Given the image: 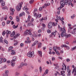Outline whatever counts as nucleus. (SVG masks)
<instances>
[{
    "mask_svg": "<svg viewBox=\"0 0 76 76\" xmlns=\"http://www.w3.org/2000/svg\"><path fill=\"white\" fill-rule=\"evenodd\" d=\"M67 0H61L60 1V7H59L58 8V10H61V8L63 7L65 4L67 5Z\"/></svg>",
    "mask_w": 76,
    "mask_h": 76,
    "instance_id": "1",
    "label": "nucleus"
},
{
    "mask_svg": "<svg viewBox=\"0 0 76 76\" xmlns=\"http://www.w3.org/2000/svg\"><path fill=\"white\" fill-rule=\"evenodd\" d=\"M17 60V58L16 56H14L12 58V60L11 61V64L12 67L15 66V61H16Z\"/></svg>",
    "mask_w": 76,
    "mask_h": 76,
    "instance_id": "2",
    "label": "nucleus"
},
{
    "mask_svg": "<svg viewBox=\"0 0 76 76\" xmlns=\"http://www.w3.org/2000/svg\"><path fill=\"white\" fill-rule=\"evenodd\" d=\"M63 29L62 28H61L60 29V31L61 32V37H64V33H66V30L65 26H64L63 28Z\"/></svg>",
    "mask_w": 76,
    "mask_h": 76,
    "instance_id": "3",
    "label": "nucleus"
},
{
    "mask_svg": "<svg viewBox=\"0 0 76 76\" xmlns=\"http://www.w3.org/2000/svg\"><path fill=\"white\" fill-rule=\"evenodd\" d=\"M23 2H21L20 3L18 6H17L16 7V9L17 11H19L21 10V8L22 7V4H23Z\"/></svg>",
    "mask_w": 76,
    "mask_h": 76,
    "instance_id": "4",
    "label": "nucleus"
},
{
    "mask_svg": "<svg viewBox=\"0 0 76 76\" xmlns=\"http://www.w3.org/2000/svg\"><path fill=\"white\" fill-rule=\"evenodd\" d=\"M27 56L28 57H32L34 56V51H30L27 54Z\"/></svg>",
    "mask_w": 76,
    "mask_h": 76,
    "instance_id": "5",
    "label": "nucleus"
},
{
    "mask_svg": "<svg viewBox=\"0 0 76 76\" xmlns=\"http://www.w3.org/2000/svg\"><path fill=\"white\" fill-rule=\"evenodd\" d=\"M73 0H66V2L67 3V4L68 3V5H69H69H70L71 4V6H72V7H73V4L71 2L73 1Z\"/></svg>",
    "mask_w": 76,
    "mask_h": 76,
    "instance_id": "6",
    "label": "nucleus"
},
{
    "mask_svg": "<svg viewBox=\"0 0 76 76\" xmlns=\"http://www.w3.org/2000/svg\"><path fill=\"white\" fill-rule=\"evenodd\" d=\"M67 72H68L67 75L68 76H70V74H71V71H70V69H69V66H67Z\"/></svg>",
    "mask_w": 76,
    "mask_h": 76,
    "instance_id": "7",
    "label": "nucleus"
},
{
    "mask_svg": "<svg viewBox=\"0 0 76 76\" xmlns=\"http://www.w3.org/2000/svg\"><path fill=\"white\" fill-rule=\"evenodd\" d=\"M23 10H26V13H28V15H29V12H28V10H29V9H28L27 8H26V6H25V7H24L23 8Z\"/></svg>",
    "mask_w": 76,
    "mask_h": 76,
    "instance_id": "8",
    "label": "nucleus"
},
{
    "mask_svg": "<svg viewBox=\"0 0 76 76\" xmlns=\"http://www.w3.org/2000/svg\"><path fill=\"white\" fill-rule=\"evenodd\" d=\"M48 26L49 29H51V28L53 27V23L51 22L49 23Z\"/></svg>",
    "mask_w": 76,
    "mask_h": 76,
    "instance_id": "9",
    "label": "nucleus"
},
{
    "mask_svg": "<svg viewBox=\"0 0 76 76\" xmlns=\"http://www.w3.org/2000/svg\"><path fill=\"white\" fill-rule=\"evenodd\" d=\"M71 36V34H67L66 33H65L64 34V37H65L66 38H69Z\"/></svg>",
    "mask_w": 76,
    "mask_h": 76,
    "instance_id": "10",
    "label": "nucleus"
},
{
    "mask_svg": "<svg viewBox=\"0 0 76 76\" xmlns=\"http://www.w3.org/2000/svg\"><path fill=\"white\" fill-rule=\"evenodd\" d=\"M5 73L3 74V76H8V75H9V71H5Z\"/></svg>",
    "mask_w": 76,
    "mask_h": 76,
    "instance_id": "11",
    "label": "nucleus"
},
{
    "mask_svg": "<svg viewBox=\"0 0 76 76\" xmlns=\"http://www.w3.org/2000/svg\"><path fill=\"white\" fill-rule=\"evenodd\" d=\"M74 72H75L74 75L75 76L76 75V68H75L73 70L72 73H74Z\"/></svg>",
    "mask_w": 76,
    "mask_h": 76,
    "instance_id": "12",
    "label": "nucleus"
},
{
    "mask_svg": "<svg viewBox=\"0 0 76 76\" xmlns=\"http://www.w3.org/2000/svg\"><path fill=\"white\" fill-rule=\"evenodd\" d=\"M38 42L37 40H36L31 45V47H33L34 46V45H37V44H38Z\"/></svg>",
    "mask_w": 76,
    "mask_h": 76,
    "instance_id": "13",
    "label": "nucleus"
},
{
    "mask_svg": "<svg viewBox=\"0 0 76 76\" xmlns=\"http://www.w3.org/2000/svg\"><path fill=\"white\" fill-rule=\"evenodd\" d=\"M27 41H25L26 43H31V41L29 40V37H28L27 38Z\"/></svg>",
    "mask_w": 76,
    "mask_h": 76,
    "instance_id": "14",
    "label": "nucleus"
},
{
    "mask_svg": "<svg viewBox=\"0 0 76 76\" xmlns=\"http://www.w3.org/2000/svg\"><path fill=\"white\" fill-rule=\"evenodd\" d=\"M57 46H54L53 47V49L54 51H55V52H56V51L57 50Z\"/></svg>",
    "mask_w": 76,
    "mask_h": 76,
    "instance_id": "15",
    "label": "nucleus"
},
{
    "mask_svg": "<svg viewBox=\"0 0 76 76\" xmlns=\"http://www.w3.org/2000/svg\"><path fill=\"white\" fill-rule=\"evenodd\" d=\"M20 35V34H16L15 35V36H14V38H13V39H15L16 38V37H19V36Z\"/></svg>",
    "mask_w": 76,
    "mask_h": 76,
    "instance_id": "16",
    "label": "nucleus"
},
{
    "mask_svg": "<svg viewBox=\"0 0 76 76\" xmlns=\"http://www.w3.org/2000/svg\"><path fill=\"white\" fill-rule=\"evenodd\" d=\"M14 42H16V43L14 44V45H15V46H16L18 44V41L17 40H14Z\"/></svg>",
    "mask_w": 76,
    "mask_h": 76,
    "instance_id": "17",
    "label": "nucleus"
},
{
    "mask_svg": "<svg viewBox=\"0 0 76 76\" xmlns=\"http://www.w3.org/2000/svg\"><path fill=\"white\" fill-rule=\"evenodd\" d=\"M15 31H13L12 32L10 36L11 37H14V35H15Z\"/></svg>",
    "mask_w": 76,
    "mask_h": 76,
    "instance_id": "18",
    "label": "nucleus"
},
{
    "mask_svg": "<svg viewBox=\"0 0 76 76\" xmlns=\"http://www.w3.org/2000/svg\"><path fill=\"white\" fill-rule=\"evenodd\" d=\"M50 3H48L47 4L46 3L44 5L45 7H47L48 6H50Z\"/></svg>",
    "mask_w": 76,
    "mask_h": 76,
    "instance_id": "19",
    "label": "nucleus"
},
{
    "mask_svg": "<svg viewBox=\"0 0 76 76\" xmlns=\"http://www.w3.org/2000/svg\"><path fill=\"white\" fill-rule=\"evenodd\" d=\"M62 68L65 69V70H66V65L64 64H63L62 65Z\"/></svg>",
    "mask_w": 76,
    "mask_h": 76,
    "instance_id": "20",
    "label": "nucleus"
},
{
    "mask_svg": "<svg viewBox=\"0 0 76 76\" xmlns=\"http://www.w3.org/2000/svg\"><path fill=\"white\" fill-rule=\"evenodd\" d=\"M6 34L7 35H9V34H10L11 33V32H10V31L8 30H7L6 31Z\"/></svg>",
    "mask_w": 76,
    "mask_h": 76,
    "instance_id": "21",
    "label": "nucleus"
},
{
    "mask_svg": "<svg viewBox=\"0 0 76 76\" xmlns=\"http://www.w3.org/2000/svg\"><path fill=\"white\" fill-rule=\"evenodd\" d=\"M70 33L72 34H76V31H72L70 32Z\"/></svg>",
    "mask_w": 76,
    "mask_h": 76,
    "instance_id": "22",
    "label": "nucleus"
},
{
    "mask_svg": "<svg viewBox=\"0 0 76 76\" xmlns=\"http://www.w3.org/2000/svg\"><path fill=\"white\" fill-rule=\"evenodd\" d=\"M38 54H39L40 56L41 57V56H42V52H41V51H38Z\"/></svg>",
    "mask_w": 76,
    "mask_h": 76,
    "instance_id": "23",
    "label": "nucleus"
},
{
    "mask_svg": "<svg viewBox=\"0 0 76 76\" xmlns=\"http://www.w3.org/2000/svg\"><path fill=\"white\" fill-rule=\"evenodd\" d=\"M16 20L17 22H19V21L20 20V19H19V17H18V16L16 17Z\"/></svg>",
    "mask_w": 76,
    "mask_h": 76,
    "instance_id": "24",
    "label": "nucleus"
},
{
    "mask_svg": "<svg viewBox=\"0 0 76 76\" xmlns=\"http://www.w3.org/2000/svg\"><path fill=\"white\" fill-rule=\"evenodd\" d=\"M1 7H3L5 5V3L4 1H2L1 3Z\"/></svg>",
    "mask_w": 76,
    "mask_h": 76,
    "instance_id": "25",
    "label": "nucleus"
},
{
    "mask_svg": "<svg viewBox=\"0 0 76 76\" xmlns=\"http://www.w3.org/2000/svg\"><path fill=\"white\" fill-rule=\"evenodd\" d=\"M57 33V31H55V32L51 33L52 35H53L54 36L56 35V33Z\"/></svg>",
    "mask_w": 76,
    "mask_h": 76,
    "instance_id": "26",
    "label": "nucleus"
},
{
    "mask_svg": "<svg viewBox=\"0 0 76 76\" xmlns=\"http://www.w3.org/2000/svg\"><path fill=\"white\" fill-rule=\"evenodd\" d=\"M15 75V76H19V75H20V74H19V72H16Z\"/></svg>",
    "mask_w": 76,
    "mask_h": 76,
    "instance_id": "27",
    "label": "nucleus"
},
{
    "mask_svg": "<svg viewBox=\"0 0 76 76\" xmlns=\"http://www.w3.org/2000/svg\"><path fill=\"white\" fill-rule=\"evenodd\" d=\"M47 19V17H45L44 18H42V19H40V20L42 21V20H46Z\"/></svg>",
    "mask_w": 76,
    "mask_h": 76,
    "instance_id": "28",
    "label": "nucleus"
},
{
    "mask_svg": "<svg viewBox=\"0 0 76 76\" xmlns=\"http://www.w3.org/2000/svg\"><path fill=\"white\" fill-rule=\"evenodd\" d=\"M38 18H41V14H37V17H36V19L38 18Z\"/></svg>",
    "mask_w": 76,
    "mask_h": 76,
    "instance_id": "29",
    "label": "nucleus"
},
{
    "mask_svg": "<svg viewBox=\"0 0 76 76\" xmlns=\"http://www.w3.org/2000/svg\"><path fill=\"white\" fill-rule=\"evenodd\" d=\"M0 42H3V37H0Z\"/></svg>",
    "mask_w": 76,
    "mask_h": 76,
    "instance_id": "30",
    "label": "nucleus"
},
{
    "mask_svg": "<svg viewBox=\"0 0 76 76\" xmlns=\"http://www.w3.org/2000/svg\"><path fill=\"white\" fill-rule=\"evenodd\" d=\"M57 18L58 19V20H61V17L60 16H56Z\"/></svg>",
    "mask_w": 76,
    "mask_h": 76,
    "instance_id": "31",
    "label": "nucleus"
},
{
    "mask_svg": "<svg viewBox=\"0 0 76 76\" xmlns=\"http://www.w3.org/2000/svg\"><path fill=\"white\" fill-rule=\"evenodd\" d=\"M42 45V44L41 43H39L38 44V48H40V47H41V45Z\"/></svg>",
    "mask_w": 76,
    "mask_h": 76,
    "instance_id": "32",
    "label": "nucleus"
},
{
    "mask_svg": "<svg viewBox=\"0 0 76 76\" xmlns=\"http://www.w3.org/2000/svg\"><path fill=\"white\" fill-rule=\"evenodd\" d=\"M18 25H17L16 26H15V25H14L13 26V28L15 29V28H18Z\"/></svg>",
    "mask_w": 76,
    "mask_h": 76,
    "instance_id": "33",
    "label": "nucleus"
},
{
    "mask_svg": "<svg viewBox=\"0 0 76 76\" xmlns=\"http://www.w3.org/2000/svg\"><path fill=\"white\" fill-rule=\"evenodd\" d=\"M5 34H6V31H4L2 32V35L3 36H4Z\"/></svg>",
    "mask_w": 76,
    "mask_h": 76,
    "instance_id": "34",
    "label": "nucleus"
},
{
    "mask_svg": "<svg viewBox=\"0 0 76 76\" xmlns=\"http://www.w3.org/2000/svg\"><path fill=\"white\" fill-rule=\"evenodd\" d=\"M34 0H31L29 1V3L30 4H32V3H34Z\"/></svg>",
    "mask_w": 76,
    "mask_h": 76,
    "instance_id": "35",
    "label": "nucleus"
},
{
    "mask_svg": "<svg viewBox=\"0 0 76 76\" xmlns=\"http://www.w3.org/2000/svg\"><path fill=\"white\" fill-rule=\"evenodd\" d=\"M75 15L73 14L72 16H71V18L72 19H74V18H75Z\"/></svg>",
    "mask_w": 76,
    "mask_h": 76,
    "instance_id": "36",
    "label": "nucleus"
},
{
    "mask_svg": "<svg viewBox=\"0 0 76 76\" xmlns=\"http://www.w3.org/2000/svg\"><path fill=\"white\" fill-rule=\"evenodd\" d=\"M31 30L30 29L29 30H26V31L25 32H26L27 33H29V32H31Z\"/></svg>",
    "mask_w": 76,
    "mask_h": 76,
    "instance_id": "37",
    "label": "nucleus"
},
{
    "mask_svg": "<svg viewBox=\"0 0 76 76\" xmlns=\"http://www.w3.org/2000/svg\"><path fill=\"white\" fill-rule=\"evenodd\" d=\"M4 42L5 43H6L7 44H8V42H7V41L6 40V39H5L4 40Z\"/></svg>",
    "mask_w": 76,
    "mask_h": 76,
    "instance_id": "38",
    "label": "nucleus"
},
{
    "mask_svg": "<svg viewBox=\"0 0 76 76\" xmlns=\"http://www.w3.org/2000/svg\"><path fill=\"white\" fill-rule=\"evenodd\" d=\"M75 49H76V46L72 48V51H73V50H75Z\"/></svg>",
    "mask_w": 76,
    "mask_h": 76,
    "instance_id": "39",
    "label": "nucleus"
},
{
    "mask_svg": "<svg viewBox=\"0 0 76 76\" xmlns=\"http://www.w3.org/2000/svg\"><path fill=\"white\" fill-rule=\"evenodd\" d=\"M24 35H25V36H26V35H28V33H27L26 32L24 31Z\"/></svg>",
    "mask_w": 76,
    "mask_h": 76,
    "instance_id": "40",
    "label": "nucleus"
},
{
    "mask_svg": "<svg viewBox=\"0 0 76 76\" xmlns=\"http://www.w3.org/2000/svg\"><path fill=\"white\" fill-rule=\"evenodd\" d=\"M56 54H57L58 56H60V54L59 53L58 51H57V50H56Z\"/></svg>",
    "mask_w": 76,
    "mask_h": 76,
    "instance_id": "41",
    "label": "nucleus"
},
{
    "mask_svg": "<svg viewBox=\"0 0 76 76\" xmlns=\"http://www.w3.org/2000/svg\"><path fill=\"white\" fill-rule=\"evenodd\" d=\"M2 60H3V58H0V64L2 63L3 62V61H2Z\"/></svg>",
    "mask_w": 76,
    "mask_h": 76,
    "instance_id": "42",
    "label": "nucleus"
},
{
    "mask_svg": "<svg viewBox=\"0 0 76 76\" xmlns=\"http://www.w3.org/2000/svg\"><path fill=\"white\" fill-rule=\"evenodd\" d=\"M61 75H62V76H65V75H64V74L63 73V71H61Z\"/></svg>",
    "mask_w": 76,
    "mask_h": 76,
    "instance_id": "43",
    "label": "nucleus"
},
{
    "mask_svg": "<svg viewBox=\"0 0 76 76\" xmlns=\"http://www.w3.org/2000/svg\"><path fill=\"white\" fill-rule=\"evenodd\" d=\"M10 11H11L12 12H15V9L12 8L10 10Z\"/></svg>",
    "mask_w": 76,
    "mask_h": 76,
    "instance_id": "44",
    "label": "nucleus"
},
{
    "mask_svg": "<svg viewBox=\"0 0 76 76\" xmlns=\"http://www.w3.org/2000/svg\"><path fill=\"white\" fill-rule=\"evenodd\" d=\"M22 66H27V64L26 63H24V64H22Z\"/></svg>",
    "mask_w": 76,
    "mask_h": 76,
    "instance_id": "45",
    "label": "nucleus"
},
{
    "mask_svg": "<svg viewBox=\"0 0 76 76\" xmlns=\"http://www.w3.org/2000/svg\"><path fill=\"white\" fill-rule=\"evenodd\" d=\"M22 66H23L21 64L20 65L18 66V69H19L20 68H22Z\"/></svg>",
    "mask_w": 76,
    "mask_h": 76,
    "instance_id": "46",
    "label": "nucleus"
},
{
    "mask_svg": "<svg viewBox=\"0 0 76 76\" xmlns=\"http://www.w3.org/2000/svg\"><path fill=\"white\" fill-rule=\"evenodd\" d=\"M13 47L12 46H11L9 47V50H12V48H13Z\"/></svg>",
    "mask_w": 76,
    "mask_h": 76,
    "instance_id": "47",
    "label": "nucleus"
},
{
    "mask_svg": "<svg viewBox=\"0 0 76 76\" xmlns=\"http://www.w3.org/2000/svg\"><path fill=\"white\" fill-rule=\"evenodd\" d=\"M39 70H40V72L41 73V72H42V67H41V66H40L39 67Z\"/></svg>",
    "mask_w": 76,
    "mask_h": 76,
    "instance_id": "48",
    "label": "nucleus"
},
{
    "mask_svg": "<svg viewBox=\"0 0 76 76\" xmlns=\"http://www.w3.org/2000/svg\"><path fill=\"white\" fill-rule=\"evenodd\" d=\"M7 9V7H4L2 8V9H3V10H5V9Z\"/></svg>",
    "mask_w": 76,
    "mask_h": 76,
    "instance_id": "49",
    "label": "nucleus"
},
{
    "mask_svg": "<svg viewBox=\"0 0 76 76\" xmlns=\"http://www.w3.org/2000/svg\"><path fill=\"white\" fill-rule=\"evenodd\" d=\"M47 32H48V33H51V31L49 29H48L47 30Z\"/></svg>",
    "mask_w": 76,
    "mask_h": 76,
    "instance_id": "50",
    "label": "nucleus"
},
{
    "mask_svg": "<svg viewBox=\"0 0 76 76\" xmlns=\"http://www.w3.org/2000/svg\"><path fill=\"white\" fill-rule=\"evenodd\" d=\"M48 70L47 69L45 71L46 74H48Z\"/></svg>",
    "mask_w": 76,
    "mask_h": 76,
    "instance_id": "51",
    "label": "nucleus"
},
{
    "mask_svg": "<svg viewBox=\"0 0 76 76\" xmlns=\"http://www.w3.org/2000/svg\"><path fill=\"white\" fill-rule=\"evenodd\" d=\"M42 26H43V28H45V25L44 24H42Z\"/></svg>",
    "mask_w": 76,
    "mask_h": 76,
    "instance_id": "52",
    "label": "nucleus"
},
{
    "mask_svg": "<svg viewBox=\"0 0 76 76\" xmlns=\"http://www.w3.org/2000/svg\"><path fill=\"white\" fill-rule=\"evenodd\" d=\"M23 45H24L23 43H21L20 44V46L21 47H23Z\"/></svg>",
    "mask_w": 76,
    "mask_h": 76,
    "instance_id": "53",
    "label": "nucleus"
},
{
    "mask_svg": "<svg viewBox=\"0 0 76 76\" xmlns=\"http://www.w3.org/2000/svg\"><path fill=\"white\" fill-rule=\"evenodd\" d=\"M72 31V30L70 29H68V32L70 33V32Z\"/></svg>",
    "mask_w": 76,
    "mask_h": 76,
    "instance_id": "54",
    "label": "nucleus"
},
{
    "mask_svg": "<svg viewBox=\"0 0 76 76\" xmlns=\"http://www.w3.org/2000/svg\"><path fill=\"white\" fill-rule=\"evenodd\" d=\"M11 22L10 21H7V24H9V23Z\"/></svg>",
    "mask_w": 76,
    "mask_h": 76,
    "instance_id": "55",
    "label": "nucleus"
},
{
    "mask_svg": "<svg viewBox=\"0 0 76 76\" xmlns=\"http://www.w3.org/2000/svg\"><path fill=\"white\" fill-rule=\"evenodd\" d=\"M23 16V14H22V13H21L20 14L19 17H21V16Z\"/></svg>",
    "mask_w": 76,
    "mask_h": 76,
    "instance_id": "56",
    "label": "nucleus"
},
{
    "mask_svg": "<svg viewBox=\"0 0 76 76\" xmlns=\"http://www.w3.org/2000/svg\"><path fill=\"white\" fill-rule=\"evenodd\" d=\"M57 13L58 15H59L60 14V11H58Z\"/></svg>",
    "mask_w": 76,
    "mask_h": 76,
    "instance_id": "57",
    "label": "nucleus"
},
{
    "mask_svg": "<svg viewBox=\"0 0 76 76\" xmlns=\"http://www.w3.org/2000/svg\"><path fill=\"white\" fill-rule=\"evenodd\" d=\"M58 67H59V66H57L56 67L54 68V69H58Z\"/></svg>",
    "mask_w": 76,
    "mask_h": 76,
    "instance_id": "58",
    "label": "nucleus"
},
{
    "mask_svg": "<svg viewBox=\"0 0 76 76\" xmlns=\"http://www.w3.org/2000/svg\"><path fill=\"white\" fill-rule=\"evenodd\" d=\"M15 52H12L11 53V55H14V54H15Z\"/></svg>",
    "mask_w": 76,
    "mask_h": 76,
    "instance_id": "59",
    "label": "nucleus"
},
{
    "mask_svg": "<svg viewBox=\"0 0 76 76\" xmlns=\"http://www.w3.org/2000/svg\"><path fill=\"white\" fill-rule=\"evenodd\" d=\"M6 61V59L4 58L3 59V62H5Z\"/></svg>",
    "mask_w": 76,
    "mask_h": 76,
    "instance_id": "60",
    "label": "nucleus"
},
{
    "mask_svg": "<svg viewBox=\"0 0 76 76\" xmlns=\"http://www.w3.org/2000/svg\"><path fill=\"white\" fill-rule=\"evenodd\" d=\"M66 61L67 62H69L70 61V59H69V58H67L66 59Z\"/></svg>",
    "mask_w": 76,
    "mask_h": 76,
    "instance_id": "61",
    "label": "nucleus"
},
{
    "mask_svg": "<svg viewBox=\"0 0 76 76\" xmlns=\"http://www.w3.org/2000/svg\"><path fill=\"white\" fill-rule=\"evenodd\" d=\"M60 53H62V54H63V53H64V51L63 50H61Z\"/></svg>",
    "mask_w": 76,
    "mask_h": 76,
    "instance_id": "62",
    "label": "nucleus"
},
{
    "mask_svg": "<svg viewBox=\"0 0 76 76\" xmlns=\"http://www.w3.org/2000/svg\"><path fill=\"white\" fill-rule=\"evenodd\" d=\"M37 11V9H35L34 11V13H35V12H36Z\"/></svg>",
    "mask_w": 76,
    "mask_h": 76,
    "instance_id": "63",
    "label": "nucleus"
},
{
    "mask_svg": "<svg viewBox=\"0 0 76 76\" xmlns=\"http://www.w3.org/2000/svg\"><path fill=\"white\" fill-rule=\"evenodd\" d=\"M9 18L10 20H12V19H13V18L12 17V16H10Z\"/></svg>",
    "mask_w": 76,
    "mask_h": 76,
    "instance_id": "64",
    "label": "nucleus"
}]
</instances>
